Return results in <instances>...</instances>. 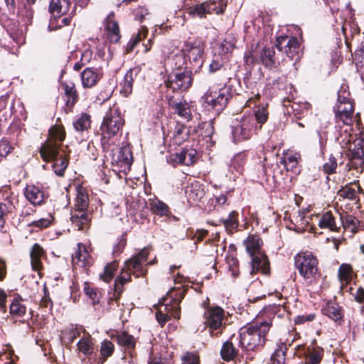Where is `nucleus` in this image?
<instances>
[{
    "label": "nucleus",
    "instance_id": "nucleus-1",
    "mask_svg": "<svg viewBox=\"0 0 364 364\" xmlns=\"http://www.w3.org/2000/svg\"><path fill=\"white\" fill-rule=\"evenodd\" d=\"M65 136L63 127L59 126L51 127L49 130V137L43 144L40 154L44 161H53V169L56 175L63 176L68 162L62 156L58 157L59 149Z\"/></svg>",
    "mask_w": 364,
    "mask_h": 364
},
{
    "label": "nucleus",
    "instance_id": "nucleus-2",
    "mask_svg": "<svg viewBox=\"0 0 364 364\" xmlns=\"http://www.w3.org/2000/svg\"><path fill=\"white\" fill-rule=\"evenodd\" d=\"M336 140L342 149L348 151L349 161L346 165L348 170L361 173L364 171V139L348 133V129H343Z\"/></svg>",
    "mask_w": 364,
    "mask_h": 364
},
{
    "label": "nucleus",
    "instance_id": "nucleus-3",
    "mask_svg": "<svg viewBox=\"0 0 364 364\" xmlns=\"http://www.w3.org/2000/svg\"><path fill=\"white\" fill-rule=\"evenodd\" d=\"M148 255V250L144 248L136 256L125 262L121 274L115 279L114 291L116 292L119 294L122 291L124 284L131 280L132 274L136 277L146 274V269H144V264L147 260Z\"/></svg>",
    "mask_w": 364,
    "mask_h": 364
},
{
    "label": "nucleus",
    "instance_id": "nucleus-4",
    "mask_svg": "<svg viewBox=\"0 0 364 364\" xmlns=\"http://www.w3.org/2000/svg\"><path fill=\"white\" fill-rule=\"evenodd\" d=\"M124 124V120L118 107H113L106 112L100 126L101 144L105 151L109 149V140L119 133Z\"/></svg>",
    "mask_w": 364,
    "mask_h": 364
},
{
    "label": "nucleus",
    "instance_id": "nucleus-5",
    "mask_svg": "<svg viewBox=\"0 0 364 364\" xmlns=\"http://www.w3.org/2000/svg\"><path fill=\"white\" fill-rule=\"evenodd\" d=\"M246 250L252 258V269L253 274L260 270L264 274L269 272V264L265 255L260 252L262 241L257 235H250L245 240Z\"/></svg>",
    "mask_w": 364,
    "mask_h": 364
},
{
    "label": "nucleus",
    "instance_id": "nucleus-6",
    "mask_svg": "<svg viewBox=\"0 0 364 364\" xmlns=\"http://www.w3.org/2000/svg\"><path fill=\"white\" fill-rule=\"evenodd\" d=\"M294 264L299 274L311 284L318 277V260L311 252H301L294 257Z\"/></svg>",
    "mask_w": 364,
    "mask_h": 364
},
{
    "label": "nucleus",
    "instance_id": "nucleus-7",
    "mask_svg": "<svg viewBox=\"0 0 364 364\" xmlns=\"http://www.w3.org/2000/svg\"><path fill=\"white\" fill-rule=\"evenodd\" d=\"M88 196L82 189L77 191L75 203V211L71 215L72 223L77 227L78 230H83L84 225L90 221V215L86 212L88 206Z\"/></svg>",
    "mask_w": 364,
    "mask_h": 364
},
{
    "label": "nucleus",
    "instance_id": "nucleus-8",
    "mask_svg": "<svg viewBox=\"0 0 364 364\" xmlns=\"http://www.w3.org/2000/svg\"><path fill=\"white\" fill-rule=\"evenodd\" d=\"M257 129V126L253 115L242 116L232 125V135L234 142L249 139Z\"/></svg>",
    "mask_w": 364,
    "mask_h": 364
},
{
    "label": "nucleus",
    "instance_id": "nucleus-9",
    "mask_svg": "<svg viewBox=\"0 0 364 364\" xmlns=\"http://www.w3.org/2000/svg\"><path fill=\"white\" fill-rule=\"evenodd\" d=\"M231 97L230 88L224 87L220 89L210 88L203 95L204 102L216 112L222 111Z\"/></svg>",
    "mask_w": 364,
    "mask_h": 364
},
{
    "label": "nucleus",
    "instance_id": "nucleus-10",
    "mask_svg": "<svg viewBox=\"0 0 364 364\" xmlns=\"http://www.w3.org/2000/svg\"><path fill=\"white\" fill-rule=\"evenodd\" d=\"M272 326L271 321H262L259 325L246 326L240 329V341H265L266 336Z\"/></svg>",
    "mask_w": 364,
    "mask_h": 364
},
{
    "label": "nucleus",
    "instance_id": "nucleus-11",
    "mask_svg": "<svg viewBox=\"0 0 364 364\" xmlns=\"http://www.w3.org/2000/svg\"><path fill=\"white\" fill-rule=\"evenodd\" d=\"M204 43L200 38H188L184 41L182 51L186 58L191 63L200 66L204 53Z\"/></svg>",
    "mask_w": 364,
    "mask_h": 364
},
{
    "label": "nucleus",
    "instance_id": "nucleus-12",
    "mask_svg": "<svg viewBox=\"0 0 364 364\" xmlns=\"http://www.w3.org/2000/svg\"><path fill=\"white\" fill-rule=\"evenodd\" d=\"M205 324L209 328L210 333L214 336L223 331L224 311L220 307H212L205 312Z\"/></svg>",
    "mask_w": 364,
    "mask_h": 364
},
{
    "label": "nucleus",
    "instance_id": "nucleus-13",
    "mask_svg": "<svg viewBox=\"0 0 364 364\" xmlns=\"http://www.w3.org/2000/svg\"><path fill=\"white\" fill-rule=\"evenodd\" d=\"M179 301L175 299L173 303H161L156 313V318L158 322L163 326L171 317L179 318Z\"/></svg>",
    "mask_w": 364,
    "mask_h": 364
},
{
    "label": "nucleus",
    "instance_id": "nucleus-14",
    "mask_svg": "<svg viewBox=\"0 0 364 364\" xmlns=\"http://www.w3.org/2000/svg\"><path fill=\"white\" fill-rule=\"evenodd\" d=\"M334 110L337 122H341L346 126L345 129H348V133H350L352 130V114L353 112L352 102L336 103Z\"/></svg>",
    "mask_w": 364,
    "mask_h": 364
},
{
    "label": "nucleus",
    "instance_id": "nucleus-15",
    "mask_svg": "<svg viewBox=\"0 0 364 364\" xmlns=\"http://www.w3.org/2000/svg\"><path fill=\"white\" fill-rule=\"evenodd\" d=\"M192 84V78L188 72L173 73L168 77L166 86L173 91L187 90Z\"/></svg>",
    "mask_w": 364,
    "mask_h": 364
},
{
    "label": "nucleus",
    "instance_id": "nucleus-16",
    "mask_svg": "<svg viewBox=\"0 0 364 364\" xmlns=\"http://www.w3.org/2000/svg\"><path fill=\"white\" fill-rule=\"evenodd\" d=\"M112 163L119 165L124 169L129 168L132 164L133 157L130 148L125 146L121 148H117L112 150Z\"/></svg>",
    "mask_w": 364,
    "mask_h": 364
},
{
    "label": "nucleus",
    "instance_id": "nucleus-17",
    "mask_svg": "<svg viewBox=\"0 0 364 364\" xmlns=\"http://www.w3.org/2000/svg\"><path fill=\"white\" fill-rule=\"evenodd\" d=\"M168 105L170 108L173 111V113L178 114V116L186 122H189L192 119V103H189L183 100L177 101L173 99H170L168 100Z\"/></svg>",
    "mask_w": 364,
    "mask_h": 364
},
{
    "label": "nucleus",
    "instance_id": "nucleus-18",
    "mask_svg": "<svg viewBox=\"0 0 364 364\" xmlns=\"http://www.w3.org/2000/svg\"><path fill=\"white\" fill-rule=\"evenodd\" d=\"M276 41L278 50L284 51L291 59L294 58L299 49V43L296 38L287 36H279Z\"/></svg>",
    "mask_w": 364,
    "mask_h": 364
},
{
    "label": "nucleus",
    "instance_id": "nucleus-19",
    "mask_svg": "<svg viewBox=\"0 0 364 364\" xmlns=\"http://www.w3.org/2000/svg\"><path fill=\"white\" fill-rule=\"evenodd\" d=\"M220 8L216 10V6L215 2H205L195 6L190 7L188 9V14L193 17L198 16L203 18L206 14L211 13L213 11H215L216 14H221L224 11L225 4H223V0H221L220 3Z\"/></svg>",
    "mask_w": 364,
    "mask_h": 364
},
{
    "label": "nucleus",
    "instance_id": "nucleus-20",
    "mask_svg": "<svg viewBox=\"0 0 364 364\" xmlns=\"http://www.w3.org/2000/svg\"><path fill=\"white\" fill-rule=\"evenodd\" d=\"M306 222L312 224L317 223L320 228L328 229L331 231H336L338 229L334 217L331 212H326L322 215H312L309 220H306Z\"/></svg>",
    "mask_w": 364,
    "mask_h": 364
},
{
    "label": "nucleus",
    "instance_id": "nucleus-21",
    "mask_svg": "<svg viewBox=\"0 0 364 364\" xmlns=\"http://www.w3.org/2000/svg\"><path fill=\"white\" fill-rule=\"evenodd\" d=\"M49 11L55 16H60L66 14L74 15L75 6L70 0H51Z\"/></svg>",
    "mask_w": 364,
    "mask_h": 364
},
{
    "label": "nucleus",
    "instance_id": "nucleus-22",
    "mask_svg": "<svg viewBox=\"0 0 364 364\" xmlns=\"http://www.w3.org/2000/svg\"><path fill=\"white\" fill-rule=\"evenodd\" d=\"M72 262L73 266L86 268L92 264V259L90 256L85 246L82 244L77 245V249L72 255Z\"/></svg>",
    "mask_w": 364,
    "mask_h": 364
},
{
    "label": "nucleus",
    "instance_id": "nucleus-23",
    "mask_svg": "<svg viewBox=\"0 0 364 364\" xmlns=\"http://www.w3.org/2000/svg\"><path fill=\"white\" fill-rule=\"evenodd\" d=\"M317 343H311L305 347L304 346V356L305 364H319L323 358V349L318 346Z\"/></svg>",
    "mask_w": 364,
    "mask_h": 364
},
{
    "label": "nucleus",
    "instance_id": "nucleus-24",
    "mask_svg": "<svg viewBox=\"0 0 364 364\" xmlns=\"http://www.w3.org/2000/svg\"><path fill=\"white\" fill-rule=\"evenodd\" d=\"M105 33L112 43H117L120 39V32L118 23L114 20V14L110 13L105 20Z\"/></svg>",
    "mask_w": 364,
    "mask_h": 364
},
{
    "label": "nucleus",
    "instance_id": "nucleus-25",
    "mask_svg": "<svg viewBox=\"0 0 364 364\" xmlns=\"http://www.w3.org/2000/svg\"><path fill=\"white\" fill-rule=\"evenodd\" d=\"M324 315L336 323H341L343 320V314L339 305L333 301H328L322 309Z\"/></svg>",
    "mask_w": 364,
    "mask_h": 364
},
{
    "label": "nucleus",
    "instance_id": "nucleus-26",
    "mask_svg": "<svg viewBox=\"0 0 364 364\" xmlns=\"http://www.w3.org/2000/svg\"><path fill=\"white\" fill-rule=\"evenodd\" d=\"M186 194L189 203H196L204 197L205 192L198 182H194L187 186Z\"/></svg>",
    "mask_w": 364,
    "mask_h": 364
},
{
    "label": "nucleus",
    "instance_id": "nucleus-27",
    "mask_svg": "<svg viewBox=\"0 0 364 364\" xmlns=\"http://www.w3.org/2000/svg\"><path fill=\"white\" fill-rule=\"evenodd\" d=\"M26 199L33 205H41L44 200V193L35 186H27L24 191Z\"/></svg>",
    "mask_w": 364,
    "mask_h": 364
},
{
    "label": "nucleus",
    "instance_id": "nucleus-28",
    "mask_svg": "<svg viewBox=\"0 0 364 364\" xmlns=\"http://www.w3.org/2000/svg\"><path fill=\"white\" fill-rule=\"evenodd\" d=\"M30 257L33 269L40 271L42 269V258L44 257L43 249L38 244H35L31 250Z\"/></svg>",
    "mask_w": 364,
    "mask_h": 364
},
{
    "label": "nucleus",
    "instance_id": "nucleus-29",
    "mask_svg": "<svg viewBox=\"0 0 364 364\" xmlns=\"http://www.w3.org/2000/svg\"><path fill=\"white\" fill-rule=\"evenodd\" d=\"M287 343H279L274 352L272 354L268 364H284L286 353L287 350Z\"/></svg>",
    "mask_w": 364,
    "mask_h": 364
},
{
    "label": "nucleus",
    "instance_id": "nucleus-30",
    "mask_svg": "<svg viewBox=\"0 0 364 364\" xmlns=\"http://www.w3.org/2000/svg\"><path fill=\"white\" fill-rule=\"evenodd\" d=\"M81 79L85 87H92L97 84L99 76L91 68H86L81 74Z\"/></svg>",
    "mask_w": 364,
    "mask_h": 364
},
{
    "label": "nucleus",
    "instance_id": "nucleus-31",
    "mask_svg": "<svg viewBox=\"0 0 364 364\" xmlns=\"http://www.w3.org/2000/svg\"><path fill=\"white\" fill-rule=\"evenodd\" d=\"M10 314L13 317H22L26 313V307L21 298H15L9 307Z\"/></svg>",
    "mask_w": 364,
    "mask_h": 364
},
{
    "label": "nucleus",
    "instance_id": "nucleus-32",
    "mask_svg": "<svg viewBox=\"0 0 364 364\" xmlns=\"http://www.w3.org/2000/svg\"><path fill=\"white\" fill-rule=\"evenodd\" d=\"M134 82V73L129 70L125 74L123 80L120 82L122 87L120 92L124 96L127 97L132 92Z\"/></svg>",
    "mask_w": 364,
    "mask_h": 364
},
{
    "label": "nucleus",
    "instance_id": "nucleus-33",
    "mask_svg": "<svg viewBox=\"0 0 364 364\" xmlns=\"http://www.w3.org/2000/svg\"><path fill=\"white\" fill-rule=\"evenodd\" d=\"M260 61L266 67H272L276 63L274 48H264L260 53Z\"/></svg>",
    "mask_w": 364,
    "mask_h": 364
},
{
    "label": "nucleus",
    "instance_id": "nucleus-34",
    "mask_svg": "<svg viewBox=\"0 0 364 364\" xmlns=\"http://www.w3.org/2000/svg\"><path fill=\"white\" fill-rule=\"evenodd\" d=\"M62 87L65 90V94L68 97L66 105L73 106L77 100V94L75 85L73 82H63Z\"/></svg>",
    "mask_w": 364,
    "mask_h": 364
},
{
    "label": "nucleus",
    "instance_id": "nucleus-35",
    "mask_svg": "<svg viewBox=\"0 0 364 364\" xmlns=\"http://www.w3.org/2000/svg\"><path fill=\"white\" fill-rule=\"evenodd\" d=\"M245 163V159L242 154L235 155L231 160L230 171L232 173L241 174L244 171Z\"/></svg>",
    "mask_w": 364,
    "mask_h": 364
},
{
    "label": "nucleus",
    "instance_id": "nucleus-36",
    "mask_svg": "<svg viewBox=\"0 0 364 364\" xmlns=\"http://www.w3.org/2000/svg\"><path fill=\"white\" fill-rule=\"evenodd\" d=\"M237 354V350L233 346V343H223L220 350L221 358L225 361L233 360Z\"/></svg>",
    "mask_w": 364,
    "mask_h": 364
},
{
    "label": "nucleus",
    "instance_id": "nucleus-37",
    "mask_svg": "<svg viewBox=\"0 0 364 364\" xmlns=\"http://www.w3.org/2000/svg\"><path fill=\"white\" fill-rule=\"evenodd\" d=\"M154 350V347L152 346L149 353L148 364H173L171 358L163 356L161 353L159 355L158 353L155 354Z\"/></svg>",
    "mask_w": 364,
    "mask_h": 364
},
{
    "label": "nucleus",
    "instance_id": "nucleus-38",
    "mask_svg": "<svg viewBox=\"0 0 364 364\" xmlns=\"http://www.w3.org/2000/svg\"><path fill=\"white\" fill-rule=\"evenodd\" d=\"M148 33V29L146 26H141V29L138 31V33L133 36L129 41L127 46V51L128 53L132 52L135 46L146 37V33Z\"/></svg>",
    "mask_w": 364,
    "mask_h": 364
},
{
    "label": "nucleus",
    "instance_id": "nucleus-39",
    "mask_svg": "<svg viewBox=\"0 0 364 364\" xmlns=\"http://www.w3.org/2000/svg\"><path fill=\"white\" fill-rule=\"evenodd\" d=\"M237 215V213L235 211H232L227 218L221 220V222L227 231L230 232L237 228L238 220Z\"/></svg>",
    "mask_w": 364,
    "mask_h": 364
},
{
    "label": "nucleus",
    "instance_id": "nucleus-40",
    "mask_svg": "<svg viewBox=\"0 0 364 364\" xmlns=\"http://www.w3.org/2000/svg\"><path fill=\"white\" fill-rule=\"evenodd\" d=\"M341 219L344 228L349 229L352 232L356 231L359 221L355 217L350 215H342L341 217Z\"/></svg>",
    "mask_w": 364,
    "mask_h": 364
},
{
    "label": "nucleus",
    "instance_id": "nucleus-41",
    "mask_svg": "<svg viewBox=\"0 0 364 364\" xmlns=\"http://www.w3.org/2000/svg\"><path fill=\"white\" fill-rule=\"evenodd\" d=\"M90 126V116L82 114L76 121L73 122V127L77 132L87 129Z\"/></svg>",
    "mask_w": 364,
    "mask_h": 364
},
{
    "label": "nucleus",
    "instance_id": "nucleus-42",
    "mask_svg": "<svg viewBox=\"0 0 364 364\" xmlns=\"http://www.w3.org/2000/svg\"><path fill=\"white\" fill-rule=\"evenodd\" d=\"M252 115L255 118V122L257 121V122L260 124L259 128H261L262 124L267 121L269 112L264 106H262L258 107Z\"/></svg>",
    "mask_w": 364,
    "mask_h": 364
},
{
    "label": "nucleus",
    "instance_id": "nucleus-43",
    "mask_svg": "<svg viewBox=\"0 0 364 364\" xmlns=\"http://www.w3.org/2000/svg\"><path fill=\"white\" fill-rule=\"evenodd\" d=\"M118 264L116 262H112L108 264L104 269V272L100 275L101 279L105 282H109L114 277V272L117 270Z\"/></svg>",
    "mask_w": 364,
    "mask_h": 364
},
{
    "label": "nucleus",
    "instance_id": "nucleus-44",
    "mask_svg": "<svg viewBox=\"0 0 364 364\" xmlns=\"http://www.w3.org/2000/svg\"><path fill=\"white\" fill-rule=\"evenodd\" d=\"M352 268L350 265L342 264L338 269V276L342 283H348L351 279Z\"/></svg>",
    "mask_w": 364,
    "mask_h": 364
},
{
    "label": "nucleus",
    "instance_id": "nucleus-45",
    "mask_svg": "<svg viewBox=\"0 0 364 364\" xmlns=\"http://www.w3.org/2000/svg\"><path fill=\"white\" fill-rule=\"evenodd\" d=\"M282 163L284 165L287 170L293 171L297 166L298 157L296 154H286L282 160Z\"/></svg>",
    "mask_w": 364,
    "mask_h": 364
},
{
    "label": "nucleus",
    "instance_id": "nucleus-46",
    "mask_svg": "<svg viewBox=\"0 0 364 364\" xmlns=\"http://www.w3.org/2000/svg\"><path fill=\"white\" fill-rule=\"evenodd\" d=\"M70 328L73 341L77 339H78V341H88V334L86 333L85 331L81 328H73V326Z\"/></svg>",
    "mask_w": 364,
    "mask_h": 364
},
{
    "label": "nucleus",
    "instance_id": "nucleus-47",
    "mask_svg": "<svg viewBox=\"0 0 364 364\" xmlns=\"http://www.w3.org/2000/svg\"><path fill=\"white\" fill-rule=\"evenodd\" d=\"M152 211L158 215L163 216L168 212V206L161 201H156L152 203Z\"/></svg>",
    "mask_w": 364,
    "mask_h": 364
},
{
    "label": "nucleus",
    "instance_id": "nucleus-48",
    "mask_svg": "<svg viewBox=\"0 0 364 364\" xmlns=\"http://www.w3.org/2000/svg\"><path fill=\"white\" fill-rule=\"evenodd\" d=\"M355 55H358L361 58V60L356 63V67L361 79L364 81V46H361L359 51L355 53Z\"/></svg>",
    "mask_w": 364,
    "mask_h": 364
},
{
    "label": "nucleus",
    "instance_id": "nucleus-49",
    "mask_svg": "<svg viewBox=\"0 0 364 364\" xmlns=\"http://www.w3.org/2000/svg\"><path fill=\"white\" fill-rule=\"evenodd\" d=\"M336 167V159L333 156L331 155L328 161L323 164V169L326 173L330 174L335 172Z\"/></svg>",
    "mask_w": 364,
    "mask_h": 364
},
{
    "label": "nucleus",
    "instance_id": "nucleus-50",
    "mask_svg": "<svg viewBox=\"0 0 364 364\" xmlns=\"http://www.w3.org/2000/svg\"><path fill=\"white\" fill-rule=\"evenodd\" d=\"M114 351L113 343H101L100 355L106 358L110 356Z\"/></svg>",
    "mask_w": 364,
    "mask_h": 364
},
{
    "label": "nucleus",
    "instance_id": "nucleus-51",
    "mask_svg": "<svg viewBox=\"0 0 364 364\" xmlns=\"http://www.w3.org/2000/svg\"><path fill=\"white\" fill-rule=\"evenodd\" d=\"M53 220V218L49 215L46 218H41L39 220L33 221L31 224V226L38 228L40 229L48 228L50 225Z\"/></svg>",
    "mask_w": 364,
    "mask_h": 364
},
{
    "label": "nucleus",
    "instance_id": "nucleus-52",
    "mask_svg": "<svg viewBox=\"0 0 364 364\" xmlns=\"http://www.w3.org/2000/svg\"><path fill=\"white\" fill-rule=\"evenodd\" d=\"M94 343H77V349L85 355H91L94 350Z\"/></svg>",
    "mask_w": 364,
    "mask_h": 364
},
{
    "label": "nucleus",
    "instance_id": "nucleus-53",
    "mask_svg": "<svg viewBox=\"0 0 364 364\" xmlns=\"http://www.w3.org/2000/svg\"><path fill=\"white\" fill-rule=\"evenodd\" d=\"M186 149L181 150L179 153H176L169 156L168 161L176 164H183V159H186Z\"/></svg>",
    "mask_w": 364,
    "mask_h": 364
},
{
    "label": "nucleus",
    "instance_id": "nucleus-54",
    "mask_svg": "<svg viewBox=\"0 0 364 364\" xmlns=\"http://www.w3.org/2000/svg\"><path fill=\"white\" fill-rule=\"evenodd\" d=\"M350 93L342 86L340 90L338 92V100L337 103L351 102L349 99Z\"/></svg>",
    "mask_w": 364,
    "mask_h": 364
},
{
    "label": "nucleus",
    "instance_id": "nucleus-55",
    "mask_svg": "<svg viewBox=\"0 0 364 364\" xmlns=\"http://www.w3.org/2000/svg\"><path fill=\"white\" fill-rule=\"evenodd\" d=\"M11 146L6 141H0V161L11 151Z\"/></svg>",
    "mask_w": 364,
    "mask_h": 364
},
{
    "label": "nucleus",
    "instance_id": "nucleus-56",
    "mask_svg": "<svg viewBox=\"0 0 364 364\" xmlns=\"http://www.w3.org/2000/svg\"><path fill=\"white\" fill-rule=\"evenodd\" d=\"M196 153V151L194 149H186V159H183V164L186 166L191 165L195 161Z\"/></svg>",
    "mask_w": 364,
    "mask_h": 364
},
{
    "label": "nucleus",
    "instance_id": "nucleus-57",
    "mask_svg": "<svg viewBox=\"0 0 364 364\" xmlns=\"http://www.w3.org/2000/svg\"><path fill=\"white\" fill-rule=\"evenodd\" d=\"M315 318V315L314 314H307V315H300V316H298L296 318H295V323L296 324H302V323H304L306 321H311L314 319Z\"/></svg>",
    "mask_w": 364,
    "mask_h": 364
},
{
    "label": "nucleus",
    "instance_id": "nucleus-58",
    "mask_svg": "<svg viewBox=\"0 0 364 364\" xmlns=\"http://www.w3.org/2000/svg\"><path fill=\"white\" fill-rule=\"evenodd\" d=\"M127 244V240L124 237H122L118 243L116 244L113 247V252L115 255L120 254Z\"/></svg>",
    "mask_w": 364,
    "mask_h": 364
},
{
    "label": "nucleus",
    "instance_id": "nucleus-59",
    "mask_svg": "<svg viewBox=\"0 0 364 364\" xmlns=\"http://www.w3.org/2000/svg\"><path fill=\"white\" fill-rule=\"evenodd\" d=\"M182 359L186 364H199L196 356L192 353H187Z\"/></svg>",
    "mask_w": 364,
    "mask_h": 364
},
{
    "label": "nucleus",
    "instance_id": "nucleus-60",
    "mask_svg": "<svg viewBox=\"0 0 364 364\" xmlns=\"http://www.w3.org/2000/svg\"><path fill=\"white\" fill-rule=\"evenodd\" d=\"M240 343V346L246 350H255L256 348H258L259 346H263V344H264L265 343H257V344H255V343Z\"/></svg>",
    "mask_w": 364,
    "mask_h": 364
},
{
    "label": "nucleus",
    "instance_id": "nucleus-61",
    "mask_svg": "<svg viewBox=\"0 0 364 364\" xmlns=\"http://www.w3.org/2000/svg\"><path fill=\"white\" fill-rule=\"evenodd\" d=\"M354 298L359 304H363L364 302V289L363 287H360L357 289L354 294Z\"/></svg>",
    "mask_w": 364,
    "mask_h": 364
},
{
    "label": "nucleus",
    "instance_id": "nucleus-62",
    "mask_svg": "<svg viewBox=\"0 0 364 364\" xmlns=\"http://www.w3.org/2000/svg\"><path fill=\"white\" fill-rule=\"evenodd\" d=\"M6 294L2 289H0V310L4 313L6 311Z\"/></svg>",
    "mask_w": 364,
    "mask_h": 364
},
{
    "label": "nucleus",
    "instance_id": "nucleus-63",
    "mask_svg": "<svg viewBox=\"0 0 364 364\" xmlns=\"http://www.w3.org/2000/svg\"><path fill=\"white\" fill-rule=\"evenodd\" d=\"M84 291L86 294V295L89 296V297L93 301V303H95L97 294L96 291L86 285L84 288Z\"/></svg>",
    "mask_w": 364,
    "mask_h": 364
},
{
    "label": "nucleus",
    "instance_id": "nucleus-64",
    "mask_svg": "<svg viewBox=\"0 0 364 364\" xmlns=\"http://www.w3.org/2000/svg\"><path fill=\"white\" fill-rule=\"evenodd\" d=\"M343 194L346 198H348L350 200H354L356 198L357 193L355 189L348 188L343 191Z\"/></svg>",
    "mask_w": 364,
    "mask_h": 364
}]
</instances>
